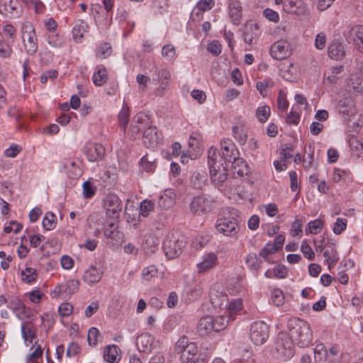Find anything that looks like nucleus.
I'll return each instance as SVG.
<instances>
[{
    "label": "nucleus",
    "instance_id": "29",
    "mask_svg": "<svg viewBox=\"0 0 363 363\" xmlns=\"http://www.w3.org/2000/svg\"><path fill=\"white\" fill-rule=\"evenodd\" d=\"M197 353V345L194 342H191V344L180 353L183 363H187L189 362H196Z\"/></svg>",
    "mask_w": 363,
    "mask_h": 363
},
{
    "label": "nucleus",
    "instance_id": "20",
    "mask_svg": "<svg viewBox=\"0 0 363 363\" xmlns=\"http://www.w3.org/2000/svg\"><path fill=\"white\" fill-rule=\"evenodd\" d=\"M190 209L196 214L205 213L209 209V201L204 196L195 197L190 204Z\"/></svg>",
    "mask_w": 363,
    "mask_h": 363
},
{
    "label": "nucleus",
    "instance_id": "31",
    "mask_svg": "<svg viewBox=\"0 0 363 363\" xmlns=\"http://www.w3.org/2000/svg\"><path fill=\"white\" fill-rule=\"evenodd\" d=\"M101 277V272L95 267H90L84 274L83 279L89 284L98 282Z\"/></svg>",
    "mask_w": 363,
    "mask_h": 363
},
{
    "label": "nucleus",
    "instance_id": "24",
    "mask_svg": "<svg viewBox=\"0 0 363 363\" xmlns=\"http://www.w3.org/2000/svg\"><path fill=\"white\" fill-rule=\"evenodd\" d=\"M153 337L148 333L142 334L136 339L138 350L143 352H150L152 348Z\"/></svg>",
    "mask_w": 363,
    "mask_h": 363
},
{
    "label": "nucleus",
    "instance_id": "43",
    "mask_svg": "<svg viewBox=\"0 0 363 363\" xmlns=\"http://www.w3.org/2000/svg\"><path fill=\"white\" fill-rule=\"evenodd\" d=\"M349 145L351 151L356 155L359 156L363 151V135L361 139L351 137L349 140Z\"/></svg>",
    "mask_w": 363,
    "mask_h": 363
},
{
    "label": "nucleus",
    "instance_id": "4",
    "mask_svg": "<svg viewBox=\"0 0 363 363\" xmlns=\"http://www.w3.org/2000/svg\"><path fill=\"white\" fill-rule=\"evenodd\" d=\"M294 354L292 340L286 333H279L272 350V356L282 361L290 359Z\"/></svg>",
    "mask_w": 363,
    "mask_h": 363
},
{
    "label": "nucleus",
    "instance_id": "57",
    "mask_svg": "<svg viewBox=\"0 0 363 363\" xmlns=\"http://www.w3.org/2000/svg\"><path fill=\"white\" fill-rule=\"evenodd\" d=\"M83 196L85 199L92 198L96 191V187L89 181H86L82 184Z\"/></svg>",
    "mask_w": 363,
    "mask_h": 363
},
{
    "label": "nucleus",
    "instance_id": "30",
    "mask_svg": "<svg viewBox=\"0 0 363 363\" xmlns=\"http://www.w3.org/2000/svg\"><path fill=\"white\" fill-rule=\"evenodd\" d=\"M274 85L275 82L273 79L266 77L262 81L257 82L255 86L259 94L264 98L268 95L267 89L274 87Z\"/></svg>",
    "mask_w": 363,
    "mask_h": 363
},
{
    "label": "nucleus",
    "instance_id": "5",
    "mask_svg": "<svg viewBox=\"0 0 363 363\" xmlns=\"http://www.w3.org/2000/svg\"><path fill=\"white\" fill-rule=\"evenodd\" d=\"M184 238L177 233H172L167 235L163 241V250L167 257L174 259L179 257L185 247Z\"/></svg>",
    "mask_w": 363,
    "mask_h": 363
},
{
    "label": "nucleus",
    "instance_id": "41",
    "mask_svg": "<svg viewBox=\"0 0 363 363\" xmlns=\"http://www.w3.org/2000/svg\"><path fill=\"white\" fill-rule=\"evenodd\" d=\"M271 115V109L267 105H262L256 109L255 116L258 121L264 123L267 122Z\"/></svg>",
    "mask_w": 363,
    "mask_h": 363
},
{
    "label": "nucleus",
    "instance_id": "18",
    "mask_svg": "<svg viewBox=\"0 0 363 363\" xmlns=\"http://www.w3.org/2000/svg\"><path fill=\"white\" fill-rule=\"evenodd\" d=\"M226 288L230 294L236 295L244 291L245 281L241 277H229L227 280Z\"/></svg>",
    "mask_w": 363,
    "mask_h": 363
},
{
    "label": "nucleus",
    "instance_id": "53",
    "mask_svg": "<svg viewBox=\"0 0 363 363\" xmlns=\"http://www.w3.org/2000/svg\"><path fill=\"white\" fill-rule=\"evenodd\" d=\"M140 163L143 169L147 172H153L156 167L155 160H150L147 155L140 159Z\"/></svg>",
    "mask_w": 363,
    "mask_h": 363
},
{
    "label": "nucleus",
    "instance_id": "38",
    "mask_svg": "<svg viewBox=\"0 0 363 363\" xmlns=\"http://www.w3.org/2000/svg\"><path fill=\"white\" fill-rule=\"evenodd\" d=\"M136 211L137 208L134 206L133 202L130 201L129 199L126 200V203L125 206V213L126 217V220L128 223H133L135 225L136 223Z\"/></svg>",
    "mask_w": 363,
    "mask_h": 363
},
{
    "label": "nucleus",
    "instance_id": "28",
    "mask_svg": "<svg viewBox=\"0 0 363 363\" xmlns=\"http://www.w3.org/2000/svg\"><path fill=\"white\" fill-rule=\"evenodd\" d=\"M88 30V25L83 20L75 21L72 28V36L75 42L80 43L84 37V34Z\"/></svg>",
    "mask_w": 363,
    "mask_h": 363
},
{
    "label": "nucleus",
    "instance_id": "11",
    "mask_svg": "<svg viewBox=\"0 0 363 363\" xmlns=\"http://www.w3.org/2000/svg\"><path fill=\"white\" fill-rule=\"evenodd\" d=\"M292 53L291 43L286 40H279L270 48L271 57L277 60H282L289 57Z\"/></svg>",
    "mask_w": 363,
    "mask_h": 363
},
{
    "label": "nucleus",
    "instance_id": "12",
    "mask_svg": "<svg viewBox=\"0 0 363 363\" xmlns=\"http://www.w3.org/2000/svg\"><path fill=\"white\" fill-rule=\"evenodd\" d=\"M113 196L111 194H108L103 200V208L106 211V216L108 218V227L105 228L104 234L105 238L107 240H109L110 242L113 240V221L112 220V218L113 216Z\"/></svg>",
    "mask_w": 363,
    "mask_h": 363
},
{
    "label": "nucleus",
    "instance_id": "51",
    "mask_svg": "<svg viewBox=\"0 0 363 363\" xmlns=\"http://www.w3.org/2000/svg\"><path fill=\"white\" fill-rule=\"evenodd\" d=\"M328 356V350L323 344L316 345L314 348V357L317 362H325Z\"/></svg>",
    "mask_w": 363,
    "mask_h": 363
},
{
    "label": "nucleus",
    "instance_id": "22",
    "mask_svg": "<svg viewBox=\"0 0 363 363\" xmlns=\"http://www.w3.org/2000/svg\"><path fill=\"white\" fill-rule=\"evenodd\" d=\"M213 321V316L211 315L203 316L199 320L197 329L200 335H207L215 332Z\"/></svg>",
    "mask_w": 363,
    "mask_h": 363
},
{
    "label": "nucleus",
    "instance_id": "45",
    "mask_svg": "<svg viewBox=\"0 0 363 363\" xmlns=\"http://www.w3.org/2000/svg\"><path fill=\"white\" fill-rule=\"evenodd\" d=\"M242 308L243 305L241 299L232 300L228 305L229 318L234 319L235 316L242 310Z\"/></svg>",
    "mask_w": 363,
    "mask_h": 363
},
{
    "label": "nucleus",
    "instance_id": "63",
    "mask_svg": "<svg viewBox=\"0 0 363 363\" xmlns=\"http://www.w3.org/2000/svg\"><path fill=\"white\" fill-rule=\"evenodd\" d=\"M157 274V269L154 265H150L143 269L142 272V277L145 281H150Z\"/></svg>",
    "mask_w": 363,
    "mask_h": 363
},
{
    "label": "nucleus",
    "instance_id": "9",
    "mask_svg": "<svg viewBox=\"0 0 363 363\" xmlns=\"http://www.w3.org/2000/svg\"><path fill=\"white\" fill-rule=\"evenodd\" d=\"M269 327L263 321L254 322L250 326V337L256 345L264 344L269 337Z\"/></svg>",
    "mask_w": 363,
    "mask_h": 363
},
{
    "label": "nucleus",
    "instance_id": "54",
    "mask_svg": "<svg viewBox=\"0 0 363 363\" xmlns=\"http://www.w3.org/2000/svg\"><path fill=\"white\" fill-rule=\"evenodd\" d=\"M279 249L273 243L268 242L265 245L264 247L260 251L259 255L266 261L269 262L268 256L269 255L277 252Z\"/></svg>",
    "mask_w": 363,
    "mask_h": 363
},
{
    "label": "nucleus",
    "instance_id": "60",
    "mask_svg": "<svg viewBox=\"0 0 363 363\" xmlns=\"http://www.w3.org/2000/svg\"><path fill=\"white\" fill-rule=\"evenodd\" d=\"M289 234L292 237H298L300 238L302 235V222L301 220L296 218L291 223V228Z\"/></svg>",
    "mask_w": 363,
    "mask_h": 363
},
{
    "label": "nucleus",
    "instance_id": "58",
    "mask_svg": "<svg viewBox=\"0 0 363 363\" xmlns=\"http://www.w3.org/2000/svg\"><path fill=\"white\" fill-rule=\"evenodd\" d=\"M343 69L344 67L342 65L333 67L327 77V80L331 84H336L339 79L338 75L342 72Z\"/></svg>",
    "mask_w": 363,
    "mask_h": 363
},
{
    "label": "nucleus",
    "instance_id": "59",
    "mask_svg": "<svg viewBox=\"0 0 363 363\" xmlns=\"http://www.w3.org/2000/svg\"><path fill=\"white\" fill-rule=\"evenodd\" d=\"M153 209L154 203L151 201L144 200L140 203V215L143 217H147Z\"/></svg>",
    "mask_w": 363,
    "mask_h": 363
},
{
    "label": "nucleus",
    "instance_id": "25",
    "mask_svg": "<svg viewBox=\"0 0 363 363\" xmlns=\"http://www.w3.org/2000/svg\"><path fill=\"white\" fill-rule=\"evenodd\" d=\"M233 135L234 138L240 145H245L247 140V131L245 124L239 122L233 125Z\"/></svg>",
    "mask_w": 363,
    "mask_h": 363
},
{
    "label": "nucleus",
    "instance_id": "2",
    "mask_svg": "<svg viewBox=\"0 0 363 363\" xmlns=\"http://www.w3.org/2000/svg\"><path fill=\"white\" fill-rule=\"evenodd\" d=\"M337 109L350 130L354 132L359 130L363 125V120L352 98L347 97L340 99Z\"/></svg>",
    "mask_w": 363,
    "mask_h": 363
},
{
    "label": "nucleus",
    "instance_id": "21",
    "mask_svg": "<svg viewBox=\"0 0 363 363\" xmlns=\"http://www.w3.org/2000/svg\"><path fill=\"white\" fill-rule=\"evenodd\" d=\"M229 16L234 24L238 25L242 18V6L239 0H229Z\"/></svg>",
    "mask_w": 363,
    "mask_h": 363
},
{
    "label": "nucleus",
    "instance_id": "34",
    "mask_svg": "<svg viewBox=\"0 0 363 363\" xmlns=\"http://www.w3.org/2000/svg\"><path fill=\"white\" fill-rule=\"evenodd\" d=\"M174 203V194L170 191H165L158 199V205L164 209L171 208Z\"/></svg>",
    "mask_w": 363,
    "mask_h": 363
},
{
    "label": "nucleus",
    "instance_id": "61",
    "mask_svg": "<svg viewBox=\"0 0 363 363\" xmlns=\"http://www.w3.org/2000/svg\"><path fill=\"white\" fill-rule=\"evenodd\" d=\"M347 221L345 218H337L333 226V232L335 235H340L344 230H345V229L347 228Z\"/></svg>",
    "mask_w": 363,
    "mask_h": 363
},
{
    "label": "nucleus",
    "instance_id": "10",
    "mask_svg": "<svg viewBox=\"0 0 363 363\" xmlns=\"http://www.w3.org/2000/svg\"><path fill=\"white\" fill-rule=\"evenodd\" d=\"M221 155L218 152L221 157V162H240L239 152L236 148L235 144L230 139H223L220 142Z\"/></svg>",
    "mask_w": 363,
    "mask_h": 363
},
{
    "label": "nucleus",
    "instance_id": "8",
    "mask_svg": "<svg viewBox=\"0 0 363 363\" xmlns=\"http://www.w3.org/2000/svg\"><path fill=\"white\" fill-rule=\"evenodd\" d=\"M103 7L96 11L94 14L96 22L101 28H107L111 26L112 23V9L113 7V0H103Z\"/></svg>",
    "mask_w": 363,
    "mask_h": 363
},
{
    "label": "nucleus",
    "instance_id": "16",
    "mask_svg": "<svg viewBox=\"0 0 363 363\" xmlns=\"http://www.w3.org/2000/svg\"><path fill=\"white\" fill-rule=\"evenodd\" d=\"M79 282L78 280L71 279L65 284H57L53 289L52 294L54 297H58L61 294L71 295L77 291Z\"/></svg>",
    "mask_w": 363,
    "mask_h": 363
},
{
    "label": "nucleus",
    "instance_id": "3",
    "mask_svg": "<svg viewBox=\"0 0 363 363\" xmlns=\"http://www.w3.org/2000/svg\"><path fill=\"white\" fill-rule=\"evenodd\" d=\"M208 163L212 182L216 185H221L228 179V167L225 162H221L220 155L213 147L208 150Z\"/></svg>",
    "mask_w": 363,
    "mask_h": 363
},
{
    "label": "nucleus",
    "instance_id": "62",
    "mask_svg": "<svg viewBox=\"0 0 363 363\" xmlns=\"http://www.w3.org/2000/svg\"><path fill=\"white\" fill-rule=\"evenodd\" d=\"M162 56L167 60H172L176 56L174 47L171 44L165 45L162 49Z\"/></svg>",
    "mask_w": 363,
    "mask_h": 363
},
{
    "label": "nucleus",
    "instance_id": "48",
    "mask_svg": "<svg viewBox=\"0 0 363 363\" xmlns=\"http://www.w3.org/2000/svg\"><path fill=\"white\" fill-rule=\"evenodd\" d=\"M38 274L35 269L26 267L21 272V279L23 282L31 284L35 281Z\"/></svg>",
    "mask_w": 363,
    "mask_h": 363
},
{
    "label": "nucleus",
    "instance_id": "33",
    "mask_svg": "<svg viewBox=\"0 0 363 363\" xmlns=\"http://www.w3.org/2000/svg\"><path fill=\"white\" fill-rule=\"evenodd\" d=\"M277 5L282 4L283 9L289 13H295L299 7V0H275Z\"/></svg>",
    "mask_w": 363,
    "mask_h": 363
},
{
    "label": "nucleus",
    "instance_id": "50",
    "mask_svg": "<svg viewBox=\"0 0 363 363\" xmlns=\"http://www.w3.org/2000/svg\"><path fill=\"white\" fill-rule=\"evenodd\" d=\"M313 155H314V148L311 145H309L308 150H306L305 155H304L303 159V168L306 170H308L309 169L314 167Z\"/></svg>",
    "mask_w": 363,
    "mask_h": 363
},
{
    "label": "nucleus",
    "instance_id": "15",
    "mask_svg": "<svg viewBox=\"0 0 363 363\" xmlns=\"http://www.w3.org/2000/svg\"><path fill=\"white\" fill-rule=\"evenodd\" d=\"M84 152L89 162H94L101 160L105 154V148L99 143H87Z\"/></svg>",
    "mask_w": 363,
    "mask_h": 363
},
{
    "label": "nucleus",
    "instance_id": "19",
    "mask_svg": "<svg viewBox=\"0 0 363 363\" xmlns=\"http://www.w3.org/2000/svg\"><path fill=\"white\" fill-rule=\"evenodd\" d=\"M18 0H0V13L5 16H18Z\"/></svg>",
    "mask_w": 363,
    "mask_h": 363
},
{
    "label": "nucleus",
    "instance_id": "56",
    "mask_svg": "<svg viewBox=\"0 0 363 363\" xmlns=\"http://www.w3.org/2000/svg\"><path fill=\"white\" fill-rule=\"evenodd\" d=\"M12 43L10 42V40H7L6 42L4 40H0V57L3 58H6L10 57L12 53L11 48Z\"/></svg>",
    "mask_w": 363,
    "mask_h": 363
},
{
    "label": "nucleus",
    "instance_id": "7",
    "mask_svg": "<svg viewBox=\"0 0 363 363\" xmlns=\"http://www.w3.org/2000/svg\"><path fill=\"white\" fill-rule=\"evenodd\" d=\"M216 229L218 233L225 236L235 238L240 230V226L235 218L224 216L217 220Z\"/></svg>",
    "mask_w": 363,
    "mask_h": 363
},
{
    "label": "nucleus",
    "instance_id": "1",
    "mask_svg": "<svg viewBox=\"0 0 363 363\" xmlns=\"http://www.w3.org/2000/svg\"><path fill=\"white\" fill-rule=\"evenodd\" d=\"M287 328L292 342L303 348L311 345L313 334L308 322L298 318H291L288 321Z\"/></svg>",
    "mask_w": 363,
    "mask_h": 363
},
{
    "label": "nucleus",
    "instance_id": "35",
    "mask_svg": "<svg viewBox=\"0 0 363 363\" xmlns=\"http://www.w3.org/2000/svg\"><path fill=\"white\" fill-rule=\"evenodd\" d=\"M323 257L329 267L338 260L339 257L333 244L328 245L327 249L323 252Z\"/></svg>",
    "mask_w": 363,
    "mask_h": 363
},
{
    "label": "nucleus",
    "instance_id": "36",
    "mask_svg": "<svg viewBox=\"0 0 363 363\" xmlns=\"http://www.w3.org/2000/svg\"><path fill=\"white\" fill-rule=\"evenodd\" d=\"M130 111L129 108L123 104L122 108L118 114V125L123 131L125 130L127 125L129 123Z\"/></svg>",
    "mask_w": 363,
    "mask_h": 363
},
{
    "label": "nucleus",
    "instance_id": "42",
    "mask_svg": "<svg viewBox=\"0 0 363 363\" xmlns=\"http://www.w3.org/2000/svg\"><path fill=\"white\" fill-rule=\"evenodd\" d=\"M42 224L45 230H53L57 225L56 216L52 212H47L43 219Z\"/></svg>",
    "mask_w": 363,
    "mask_h": 363
},
{
    "label": "nucleus",
    "instance_id": "47",
    "mask_svg": "<svg viewBox=\"0 0 363 363\" xmlns=\"http://www.w3.org/2000/svg\"><path fill=\"white\" fill-rule=\"evenodd\" d=\"M93 82L96 86H101L106 82L107 72L104 67H98L92 77Z\"/></svg>",
    "mask_w": 363,
    "mask_h": 363
},
{
    "label": "nucleus",
    "instance_id": "39",
    "mask_svg": "<svg viewBox=\"0 0 363 363\" xmlns=\"http://www.w3.org/2000/svg\"><path fill=\"white\" fill-rule=\"evenodd\" d=\"M282 77L286 81H294L298 78V69L292 63L281 69Z\"/></svg>",
    "mask_w": 363,
    "mask_h": 363
},
{
    "label": "nucleus",
    "instance_id": "6",
    "mask_svg": "<svg viewBox=\"0 0 363 363\" xmlns=\"http://www.w3.org/2000/svg\"><path fill=\"white\" fill-rule=\"evenodd\" d=\"M22 38L28 54L34 55L38 48V39L33 24L29 21L23 23L21 28Z\"/></svg>",
    "mask_w": 363,
    "mask_h": 363
},
{
    "label": "nucleus",
    "instance_id": "40",
    "mask_svg": "<svg viewBox=\"0 0 363 363\" xmlns=\"http://www.w3.org/2000/svg\"><path fill=\"white\" fill-rule=\"evenodd\" d=\"M46 40L50 46L54 48H60L64 46L65 40L55 32L46 34Z\"/></svg>",
    "mask_w": 363,
    "mask_h": 363
},
{
    "label": "nucleus",
    "instance_id": "64",
    "mask_svg": "<svg viewBox=\"0 0 363 363\" xmlns=\"http://www.w3.org/2000/svg\"><path fill=\"white\" fill-rule=\"evenodd\" d=\"M215 6V0H199L196 9L201 12H206L211 10Z\"/></svg>",
    "mask_w": 363,
    "mask_h": 363
},
{
    "label": "nucleus",
    "instance_id": "26",
    "mask_svg": "<svg viewBox=\"0 0 363 363\" xmlns=\"http://www.w3.org/2000/svg\"><path fill=\"white\" fill-rule=\"evenodd\" d=\"M34 319L24 321L21 324V334L25 341L32 342L36 337V330L33 324Z\"/></svg>",
    "mask_w": 363,
    "mask_h": 363
},
{
    "label": "nucleus",
    "instance_id": "13",
    "mask_svg": "<svg viewBox=\"0 0 363 363\" xmlns=\"http://www.w3.org/2000/svg\"><path fill=\"white\" fill-rule=\"evenodd\" d=\"M218 264V255L211 252L204 253L201 261L196 264V270L199 274H203L215 268Z\"/></svg>",
    "mask_w": 363,
    "mask_h": 363
},
{
    "label": "nucleus",
    "instance_id": "52",
    "mask_svg": "<svg viewBox=\"0 0 363 363\" xmlns=\"http://www.w3.org/2000/svg\"><path fill=\"white\" fill-rule=\"evenodd\" d=\"M271 301L276 306H281L284 303V295L279 289H274L271 293Z\"/></svg>",
    "mask_w": 363,
    "mask_h": 363
},
{
    "label": "nucleus",
    "instance_id": "23",
    "mask_svg": "<svg viewBox=\"0 0 363 363\" xmlns=\"http://www.w3.org/2000/svg\"><path fill=\"white\" fill-rule=\"evenodd\" d=\"M160 140V135L157 128L154 126H149L143 133V143L147 146H155Z\"/></svg>",
    "mask_w": 363,
    "mask_h": 363
},
{
    "label": "nucleus",
    "instance_id": "17",
    "mask_svg": "<svg viewBox=\"0 0 363 363\" xmlns=\"http://www.w3.org/2000/svg\"><path fill=\"white\" fill-rule=\"evenodd\" d=\"M328 53L330 59L334 60H342L346 54L344 44L334 40L328 47Z\"/></svg>",
    "mask_w": 363,
    "mask_h": 363
},
{
    "label": "nucleus",
    "instance_id": "55",
    "mask_svg": "<svg viewBox=\"0 0 363 363\" xmlns=\"http://www.w3.org/2000/svg\"><path fill=\"white\" fill-rule=\"evenodd\" d=\"M300 250L303 255V257L308 260H313L315 259V252L311 247L308 245L306 240H303L301 245Z\"/></svg>",
    "mask_w": 363,
    "mask_h": 363
},
{
    "label": "nucleus",
    "instance_id": "46",
    "mask_svg": "<svg viewBox=\"0 0 363 363\" xmlns=\"http://www.w3.org/2000/svg\"><path fill=\"white\" fill-rule=\"evenodd\" d=\"M215 332L224 330L228 325L230 318L228 315H218L213 317Z\"/></svg>",
    "mask_w": 363,
    "mask_h": 363
},
{
    "label": "nucleus",
    "instance_id": "49",
    "mask_svg": "<svg viewBox=\"0 0 363 363\" xmlns=\"http://www.w3.org/2000/svg\"><path fill=\"white\" fill-rule=\"evenodd\" d=\"M100 338L101 333L96 328L91 327L89 328L87 334V342L89 346L96 347L98 342L100 341Z\"/></svg>",
    "mask_w": 363,
    "mask_h": 363
},
{
    "label": "nucleus",
    "instance_id": "27",
    "mask_svg": "<svg viewBox=\"0 0 363 363\" xmlns=\"http://www.w3.org/2000/svg\"><path fill=\"white\" fill-rule=\"evenodd\" d=\"M331 179L335 183H348L352 182V176L350 171L335 167L333 170Z\"/></svg>",
    "mask_w": 363,
    "mask_h": 363
},
{
    "label": "nucleus",
    "instance_id": "44",
    "mask_svg": "<svg viewBox=\"0 0 363 363\" xmlns=\"http://www.w3.org/2000/svg\"><path fill=\"white\" fill-rule=\"evenodd\" d=\"M353 41L360 52H363V26H357L353 29Z\"/></svg>",
    "mask_w": 363,
    "mask_h": 363
},
{
    "label": "nucleus",
    "instance_id": "37",
    "mask_svg": "<svg viewBox=\"0 0 363 363\" xmlns=\"http://www.w3.org/2000/svg\"><path fill=\"white\" fill-rule=\"evenodd\" d=\"M247 267L257 276L261 267V261L257 257L256 254H249L245 259Z\"/></svg>",
    "mask_w": 363,
    "mask_h": 363
},
{
    "label": "nucleus",
    "instance_id": "14",
    "mask_svg": "<svg viewBox=\"0 0 363 363\" xmlns=\"http://www.w3.org/2000/svg\"><path fill=\"white\" fill-rule=\"evenodd\" d=\"M160 237L158 231L148 233L144 236L142 249L146 255L151 256L158 250Z\"/></svg>",
    "mask_w": 363,
    "mask_h": 363
},
{
    "label": "nucleus",
    "instance_id": "32",
    "mask_svg": "<svg viewBox=\"0 0 363 363\" xmlns=\"http://www.w3.org/2000/svg\"><path fill=\"white\" fill-rule=\"evenodd\" d=\"M324 221L320 218L309 221L305 228L306 235H317L322 230Z\"/></svg>",
    "mask_w": 363,
    "mask_h": 363
}]
</instances>
